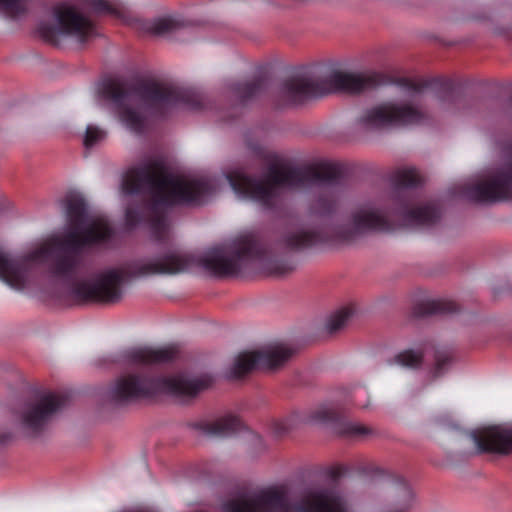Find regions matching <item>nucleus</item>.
I'll return each instance as SVG.
<instances>
[{"mask_svg":"<svg viewBox=\"0 0 512 512\" xmlns=\"http://www.w3.org/2000/svg\"><path fill=\"white\" fill-rule=\"evenodd\" d=\"M69 230L55 238L49 247H41L27 255L14 257L0 250V280L15 290H23L35 264L49 259V275L61 282L66 297L76 305L115 304L123 295L127 274L135 277L175 275L195 264L217 277L238 275L248 262H259L270 275V248L254 235H246L233 246H216L196 258L179 249H169L151 261H136L122 268H109L90 279H79L86 247L110 240L113 230L102 217L90 219L85 199L78 194L65 198Z\"/></svg>","mask_w":512,"mask_h":512,"instance_id":"1","label":"nucleus"},{"mask_svg":"<svg viewBox=\"0 0 512 512\" xmlns=\"http://www.w3.org/2000/svg\"><path fill=\"white\" fill-rule=\"evenodd\" d=\"M227 180L240 198L265 207L274 205L279 188H303L321 183L322 191L312 204L311 211L322 217H331L336 211L339 195L347 184L342 168L331 163L303 168L273 164L265 180L234 170L227 174ZM392 182L395 191L391 207L377 202H365L351 210L347 224H337L329 218L317 226L292 225L281 234L279 246L295 253L322 247H339L352 244L367 233L392 232L398 226L430 228L440 220L441 212L435 203L416 205L409 191L422 183V177L416 169H398L392 175Z\"/></svg>","mask_w":512,"mask_h":512,"instance_id":"2","label":"nucleus"},{"mask_svg":"<svg viewBox=\"0 0 512 512\" xmlns=\"http://www.w3.org/2000/svg\"><path fill=\"white\" fill-rule=\"evenodd\" d=\"M125 194L135 195L125 211L130 229L148 223L156 241L169 240L168 211L175 205H200L215 192L214 181L207 177L189 179L169 172L160 158L131 168L123 178Z\"/></svg>","mask_w":512,"mask_h":512,"instance_id":"3","label":"nucleus"},{"mask_svg":"<svg viewBox=\"0 0 512 512\" xmlns=\"http://www.w3.org/2000/svg\"><path fill=\"white\" fill-rule=\"evenodd\" d=\"M176 355L177 351L171 347L159 349L139 347L125 351L123 359L131 369L115 381L110 390L112 400L119 404H128L152 399L162 394L192 398L211 385L212 378L208 375L200 377L163 375L156 365L171 362Z\"/></svg>","mask_w":512,"mask_h":512,"instance_id":"4","label":"nucleus"},{"mask_svg":"<svg viewBox=\"0 0 512 512\" xmlns=\"http://www.w3.org/2000/svg\"><path fill=\"white\" fill-rule=\"evenodd\" d=\"M99 92L103 98L114 103L120 121L135 133H142L145 129L144 115L133 107L135 98L158 117H165L176 108L201 110L204 107L201 94L157 81H142L130 86L119 79L109 78L102 82Z\"/></svg>","mask_w":512,"mask_h":512,"instance_id":"5","label":"nucleus"},{"mask_svg":"<svg viewBox=\"0 0 512 512\" xmlns=\"http://www.w3.org/2000/svg\"><path fill=\"white\" fill-rule=\"evenodd\" d=\"M222 512H354L344 496L325 487H307L291 498L284 486L241 489L221 506Z\"/></svg>","mask_w":512,"mask_h":512,"instance_id":"6","label":"nucleus"},{"mask_svg":"<svg viewBox=\"0 0 512 512\" xmlns=\"http://www.w3.org/2000/svg\"><path fill=\"white\" fill-rule=\"evenodd\" d=\"M383 83L378 73H350L332 71L319 77L309 71L285 79L278 91L279 106L299 105L332 92L360 93Z\"/></svg>","mask_w":512,"mask_h":512,"instance_id":"7","label":"nucleus"},{"mask_svg":"<svg viewBox=\"0 0 512 512\" xmlns=\"http://www.w3.org/2000/svg\"><path fill=\"white\" fill-rule=\"evenodd\" d=\"M298 424H334L340 436L350 439H361L373 433L372 429L365 425L342 419L338 407L332 403L294 412L288 418L275 421L273 430L278 437H281Z\"/></svg>","mask_w":512,"mask_h":512,"instance_id":"8","label":"nucleus"},{"mask_svg":"<svg viewBox=\"0 0 512 512\" xmlns=\"http://www.w3.org/2000/svg\"><path fill=\"white\" fill-rule=\"evenodd\" d=\"M56 25L40 23L38 32L48 43L58 45L62 36L85 43L97 35L95 24L76 8L61 4L54 8Z\"/></svg>","mask_w":512,"mask_h":512,"instance_id":"9","label":"nucleus"},{"mask_svg":"<svg viewBox=\"0 0 512 512\" xmlns=\"http://www.w3.org/2000/svg\"><path fill=\"white\" fill-rule=\"evenodd\" d=\"M65 404V397L54 392L36 395L23 404L17 419L21 431L28 437H38L51 424Z\"/></svg>","mask_w":512,"mask_h":512,"instance_id":"10","label":"nucleus"},{"mask_svg":"<svg viewBox=\"0 0 512 512\" xmlns=\"http://www.w3.org/2000/svg\"><path fill=\"white\" fill-rule=\"evenodd\" d=\"M423 118L422 112L411 105L386 102L363 110L356 124L364 131H378L394 125L419 124Z\"/></svg>","mask_w":512,"mask_h":512,"instance_id":"11","label":"nucleus"},{"mask_svg":"<svg viewBox=\"0 0 512 512\" xmlns=\"http://www.w3.org/2000/svg\"><path fill=\"white\" fill-rule=\"evenodd\" d=\"M466 195L481 203L512 199V154L506 163L494 170L487 179L466 188Z\"/></svg>","mask_w":512,"mask_h":512,"instance_id":"12","label":"nucleus"},{"mask_svg":"<svg viewBox=\"0 0 512 512\" xmlns=\"http://www.w3.org/2000/svg\"><path fill=\"white\" fill-rule=\"evenodd\" d=\"M291 354V350L283 346L263 351L241 352L230 369V377L239 379L255 369L277 368L285 363Z\"/></svg>","mask_w":512,"mask_h":512,"instance_id":"13","label":"nucleus"},{"mask_svg":"<svg viewBox=\"0 0 512 512\" xmlns=\"http://www.w3.org/2000/svg\"><path fill=\"white\" fill-rule=\"evenodd\" d=\"M362 476L372 479L383 477L390 485V493L394 498L393 505L385 512H408L413 506L415 495L409 483L401 476L385 472L373 463H360L356 467Z\"/></svg>","mask_w":512,"mask_h":512,"instance_id":"14","label":"nucleus"},{"mask_svg":"<svg viewBox=\"0 0 512 512\" xmlns=\"http://www.w3.org/2000/svg\"><path fill=\"white\" fill-rule=\"evenodd\" d=\"M470 435L481 453L498 455L512 453V427L494 425L474 431Z\"/></svg>","mask_w":512,"mask_h":512,"instance_id":"15","label":"nucleus"},{"mask_svg":"<svg viewBox=\"0 0 512 512\" xmlns=\"http://www.w3.org/2000/svg\"><path fill=\"white\" fill-rule=\"evenodd\" d=\"M397 83L409 92L418 93L425 89L432 90L441 101L450 104H456L461 97L459 85L450 78L435 77L420 80L400 78Z\"/></svg>","mask_w":512,"mask_h":512,"instance_id":"16","label":"nucleus"},{"mask_svg":"<svg viewBox=\"0 0 512 512\" xmlns=\"http://www.w3.org/2000/svg\"><path fill=\"white\" fill-rule=\"evenodd\" d=\"M201 433L212 437H226L242 430V421L233 415H226L215 420H201L194 424Z\"/></svg>","mask_w":512,"mask_h":512,"instance_id":"17","label":"nucleus"},{"mask_svg":"<svg viewBox=\"0 0 512 512\" xmlns=\"http://www.w3.org/2000/svg\"><path fill=\"white\" fill-rule=\"evenodd\" d=\"M267 79L265 76H257L250 80L236 81L230 84L232 95L242 104L257 97L266 87Z\"/></svg>","mask_w":512,"mask_h":512,"instance_id":"18","label":"nucleus"},{"mask_svg":"<svg viewBox=\"0 0 512 512\" xmlns=\"http://www.w3.org/2000/svg\"><path fill=\"white\" fill-rule=\"evenodd\" d=\"M459 311V305L448 299H433L422 301L415 305L413 313L416 317H425L430 315L453 314Z\"/></svg>","mask_w":512,"mask_h":512,"instance_id":"19","label":"nucleus"},{"mask_svg":"<svg viewBox=\"0 0 512 512\" xmlns=\"http://www.w3.org/2000/svg\"><path fill=\"white\" fill-rule=\"evenodd\" d=\"M184 26V21L180 18L168 16L156 19L150 30L155 35L165 36L179 31Z\"/></svg>","mask_w":512,"mask_h":512,"instance_id":"20","label":"nucleus"},{"mask_svg":"<svg viewBox=\"0 0 512 512\" xmlns=\"http://www.w3.org/2000/svg\"><path fill=\"white\" fill-rule=\"evenodd\" d=\"M352 315V309L345 307L332 314L326 322V330L330 335L340 331Z\"/></svg>","mask_w":512,"mask_h":512,"instance_id":"21","label":"nucleus"},{"mask_svg":"<svg viewBox=\"0 0 512 512\" xmlns=\"http://www.w3.org/2000/svg\"><path fill=\"white\" fill-rule=\"evenodd\" d=\"M394 361L403 367L417 368L422 364L423 350H404L395 356Z\"/></svg>","mask_w":512,"mask_h":512,"instance_id":"22","label":"nucleus"},{"mask_svg":"<svg viewBox=\"0 0 512 512\" xmlns=\"http://www.w3.org/2000/svg\"><path fill=\"white\" fill-rule=\"evenodd\" d=\"M88 6L96 13L119 17L122 14V5L107 0H87Z\"/></svg>","mask_w":512,"mask_h":512,"instance_id":"23","label":"nucleus"},{"mask_svg":"<svg viewBox=\"0 0 512 512\" xmlns=\"http://www.w3.org/2000/svg\"><path fill=\"white\" fill-rule=\"evenodd\" d=\"M27 0H0V11L10 17H17L26 10Z\"/></svg>","mask_w":512,"mask_h":512,"instance_id":"24","label":"nucleus"},{"mask_svg":"<svg viewBox=\"0 0 512 512\" xmlns=\"http://www.w3.org/2000/svg\"><path fill=\"white\" fill-rule=\"evenodd\" d=\"M106 137V132L93 125H89L86 129L85 137H84V145L86 148L93 147L100 141H102Z\"/></svg>","mask_w":512,"mask_h":512,"instance_id":"25","label":"nucleus"},{"mask_svg":"<svg viewBox=\"0 0 512 512\" xmlns=\"http://www.w3.org/2000/svg\"><path fill=\"white\" fill-rule=\"evenodd\" d=\"M451 362V356L446 351L435 352V366L433 369V376L435 378L440 377L448 368Z\"/></svg>","mask_w":512,"mask_h":512,"instance_id":"26","label":"nucleus"},{"mask_svg":"<svg viewBox=\"0 0 512 512\" xmlns=\"http://www.w3.org/2000/svg\"><path fill=\"white\" fill-rule=\"evenodd\" d=\"M346 473V468L344 466H337L332 468L330 475L334 479L341 478Z\"/></svg>","mask_w":512,"mask_h":512,"instance_id":"27","label":"nucleus"},{"mask_svg":"<svg viewBox=\"0 0 512 512\" xmlns=\"http://www.w3.org/2000/svg\"><path fill=\"white\" fill-rule=\"evenodd\" d=\"M11 438L10 434H0V444L6 443Z\"/></svg>","mask_w":512,"mask_h":512,"instance_id":"28","label":"nucleus"}]
</instances>
